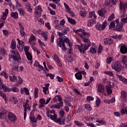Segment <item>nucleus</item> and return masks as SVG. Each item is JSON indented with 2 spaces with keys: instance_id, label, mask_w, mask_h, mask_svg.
Returning <instances> with one entry per match:
<instances>
[{
  "instance_id": "24",
  "label": "nucleus",
  "mask_w": 127,
  "mask_h": 127,
  "mask_svg": "<svg viewBox=\"0 0 127 127\" xmlns=\"http://www.w3.org/2000/svg\"><path fill=\"white\" fill-rule=\"evenodd\" d=\"M67 20L70 24H73L75 25L76 24V21L74 19H72L70 17H68V16H66Z\"/></svg>"
},
{
  "instance_id": "7",
  "label": "nucleus",
  "mask_w": 127,
  "mask_h": 127,
  "mask_svg": "<svg viewBox=\"0 0 127 127\" xmlns=\"http://www.w3.org/2000/svg\"><path fill=\"white\" fill-rule=\"evenodd\" d=\"M42 12V8L40 6H38L36 7L35 10V14L36 15V17H40L41 16V13Z\"/></svg>"
},
{
  "instance_id": "23",
  "label": "nucleus",
  "mask_w": 127,
  "mask_h": 127,
  "mask_svg": "<svg viewBox=\"0 0 127 127\" xmlns=\"http://www.w3.org/2000/svg\"><path fill=\"white\" fill-rule=\"evenodd\" d=\"M117 77L119 78L120 81H122L124 83H127V79L126 78L123 77V76L117 75Z\"/></svg>"
},
{
  "instance_id": "28",
  "label": "nucleus",
  "mask_w": 127,
  "mask_h": 127,
  "mask_svg": "<svg viewBox=\"0 0 127 127\" xmlns=\"http://www.w3.org/2000/svg\"><path fill=\"white\" fill-rule=\"evenodd\" d=\"M18 79H19V82L15 84V86H16L17 87H18L20 85H21L23 83V80L21 77L19 76L18 77Z\"/></svg>"
},
{
  "instance_id": "50",
  "label": "nucleus",
  "mask_w": 127,
  "mask_h": 127,
  "mask_svg": "<svg viewBox=\"0 0 127 127\" xmlns=\"http://www.w3.org/2000/svg\"><path fill=\"white\" fill-rule=\"evenodd\" d=\"M97 123H98V124H100V125H104L105 126H106V121H105V120H100V121H98Z\"/></svg>"
},
{
  "instance_id": "29",
  "label": "nucleus",
  "mask_w": 127,
  "mask_h": 127,
  "mask_svg": "<svg viewBox=\"0 0 127 127\" xmlns=\"http://www.w3.org/2000/svg\"><path fill=\"white\" fill-rule=\"evenodd\" d=\"M75 78L77 80H82V74L81 72H77L75 74Z\"/></svg>"
},
{
  "instance_id": "48",
  "label": "nucleus",
  "mask_w": 127,
  "mask_h": 127,
  "mask_svg": "<svg viewBox=\"0 0 127 127\" xmlns=\"http://www.w3.org/2000/svg\"><path fill=\"white\" fill-rule=\"evenodd\" d=\"M6 114V110H3L0 113V119H2V115Z\"/></svg>"
},
{
  "instance_id": "27",
  "label": "nucleus",
  "mask_w": 127,
  "mask_h": 127,
  "mask_svg": "<svg viewBox=\"0 0 127 127\" xmlns=\"http://www.w3.org/2000/svg\"><path fill=\"white\" fill-rule=\"evenodd\" d=\"M11 49H15L16 48V42L15 40H12L11 43Z\"/></svg>"
},
{
  "instance_id": "36",
  "label": "nucleus",
  "mask_w": 127,
  "mask_h": 127,
  "mask_svg": "<svg viewBox=\"0 0 127 127\" xmlns=\"http://www.w3.org/2000/svg\"><path fill=\"white\" fill-rule=\"evenodd\" d=\"M33 33H34V34H39L40 35H41V34H42L41 33L42 32V30L39 29V30H33Z\"/></svg>"
},
{
  "instance_id": "13",
  "label": "nucleus",
  "mask_w": 127,
  "mask_h": 127,
  "mask_svg": "<svg viewBox=\"0 0 127 127\" xmlns=\"http://www.w3.org/2000/svg\"><path fill=\"white\" fill-rule=\"evenodd\" d=\"M120 52L122 54H126L127 53V47L126 46L121 45Z\"/></svg>"
},
{
  "instance_id": "18",
  "label": "nucleus",
  "mask_w": 127,
  "mask_h": 127,
  "mask_svg": "<svg viewBox=\"0 0 127 127\" xmlns=\"http://www.w3.org/2000/svg\"><path fill=\"white\" fill-rule=\"evenodd\" d=\"M96 22V19H92L91 20H89L88 21L87 25L89 27H91V26H93V25L95 24Z\"/></svg>"
},
{
  "instance_id": "2",
  "label": "nucleus",
  "mask_w": 127,
  "mask_h": 127,
  "mask_svg": "<svg viewBox=\"0 0 127 127\" xmlns=\"http://www.w3.org/2000/svg\"><path fill=\"white\" fill-rule=\"evenodd\" d=\"M59 41L58 42L57 46H59L61 48H62V50L63 51H66L67 50V47L65 46V42L67 44L68 46L69 47V54H72L73 52H72V50H73V48H72V45L70 43V40H69V38H65L63 39V37H61L59 38Z\"/></svg>"
},
{
  "instance_id": "30",
  "label": "nucleus",
  "mask_w": 127,
  "mask_h": 127,
  "mask_svg": "<svg viewBox=\"0 0 127 127\" xmlns=\"http://www.w3.org/2000/svg\"><path fill=\"white\" fill-rule=\"evenodd\" d=\"M33 40L35 41L36 40V38H35V37L33 35H31L29 38L28 43H29V44H31V43H32V41H33Z\"/></svg>"
},
{
  "instance_id": "46",
  "label": "nucleus",
  "mask_w": 127,
  "mask_h": 127,
  "mask_svg": "<svg viewBox=\"0 0 127 127\" xmlns=\"http://www.w3.org/2000/svg\"><path fill=\"white\" fill-rule=\"evenodd\" d=\"M90 53H92L93 54H95V53H97V51L95 48H91L89 50Z\"/></svg>"
},
{
  "instance_id": "5",
  "label": "nucleus",
  "mask_w": 127,
  "mask_h": 127,
  "mask_svg": "<svg viewBox=\"0 0 127 127\" xmlns=\"http://www.w3.org/2000/svg\"><path fill=\"white\" fill-rule=\"evenodd\" d=\"M107 27V22L106 21L103 22L102 24H101L100 23H97L95 25V28L97 30H104L105 28Z\"/></svg>"
},
{
  "instance_id": "37",
  "label": "nucleus",
  "mask_w": 127,
  "mask_h": 127,
  "mask_svg": "<svg viewBox=\"0 0 127 127\" xmlns=\"http://www.w3.org/2000/svg\"><path fill=\"white\" fill-rule=\"evenodd\" d=\"M25 54L28 60H29L30 61L32 60V56L30 53H26Z\"/></svg>"
},
{
  "instance_id": "20",
  "label": "nucleus",
  "mask_w": 127,
  "mask_h": 127,
  "mask_svg": "<svg viewBox=\"0 0 127 127\" xmlns=\"http://www.w3.org/2000/svg\"><path fill=\"white\" fill-rule=\"evenodd\" d=\"M123 101L124 102H127V92L125 91H123L121 93Z\"/></svg>"
},
{
  "instance_id": "39",
  "label": "nucleus",
  "mask_w": 127,
  "mask_h": 127,
  "mask_svg": "<svg viewBox=\"0 0 127 127\" xmlns=\"http://www.w3.org/2000/svg\"><path fill=\"white\" fill-rule=\"evenodd\" d=\"M18 11L20 15H24L25 14V11L22 8H19L18 9Z\"/></svg>"
},
{
  "instance_id": "43",
  "label": "nucleus",
  "mask_w": 127,
  "mask_h": 127,
  "mask_svg": "<svg viewBox=\"0 0 127 127\" xmlns=\"http://www.w3.org/2000/svg\"><path fill=\"white\" fill-rule=\"evenodd\" d=\"M112 61H113V58L109 57L106 60V63H107V64H111Z\"/></svg>"
},
{
  "instance_id": "35",
  "label": "nucleus",
  "mask_w": 127,
  "mask_h": 127,
  "mask_svg": "<svg viewBox=\"0 0 127 127\" xmlns=\"http://www.w3.org/2000/svg\"><path fill=\"white\" fill-rule=\"evenodd\" d=\"M9 77L11 82H16V81H17V78L15 76V75H13L12 76H9Z\"/></svg>"
},
{
  "instance_id": "17",
  "label": "nucleus",
  "mask_w": 127,
  "mask_h": 127,
  "mask_svg": "<svg viewBox=\"0 0 127 127\" xmlns=\"http://www.w3.org/2000/svg\"><path fill=\"white\" fill-rule=\"evenodd\" d=\"M105 86L102 84H99L98 86V91L99 93H104Z\"/></svg>"
},
{
  "instance_id": "56",
  "label": "nucleus",
  "mask_w": 127,
  "mask_h": 127,
  "mask_svg": "<svg viewBox=\"0 0 127 127\" xmlns=\"http://www.w3.org/2000/svg\"><path fill=\"white\" fill-rule=\"evenodd\" d=\"M102 49H103V47H102L101 45H100L99 46V48L98 49L97 53L98 54H100L101 53V52H102Z\"/></svg>"
},
{
  "instance_id": "61",
  "label": "nucleus",
  "mask_w": 127,
  "mask_h": 127,
  "mask_svg": "<svg viewBox=\"0 0 127 127\" xmlns=\"http://www.w3.org/2000/svg\"><path fill=\"white\" fill-rule=\"evenodd\" d=\"M0 53L2 55H4V54H5V49H4V48H1L0 49Z\"/></svg>"
},
{
  "instance_id": "4",
  "label": "nucleus",
  "mask_w": 127,
  "mask_h": 127,
  "mask_svg": "<svg viewBox=\"0 0 127 127\" xmlns=\"http://www.w3.org/2000/svg\"><path fill=\"white\" fill-rule=\"evenodd\" d=\"M46 115L47 117L50 118V119L52 120V121H54L55 123H59V125H62L61 119L57 118V115H51V113H50V109H46Z\"/></svg>"
},
{
  "instance_id": "9",
  "label": "nucleus",
  "mask_w": 127,
  "mask_h": 127,
  "mask_svg": "<svg viewBox=\"0 0 127 127\" xmlns=\"http://www.w3.org/2000/svg\"><path fill=\"white\" fill-rule=\"evenodd\" d=\"M8 119L11 122H15L16 121V116L11 112H9L8 114Z\"/></svg>"
},
{
  "instance_id": "64",
  "label": "nucleus",
  "mask_w": 127,
  "mask_h": 127,
  "mask_svg": "<svg viewBox=\"0 0 127 127\" xmlns=\"http://www.w3.org/2000/svg\"><path fill=\"white\" fill-rule=\"evenodd\" d=\"M24 90L26 94L27 95H29V90H28V89L26 87L24 88Z\"/></svg>"
},
{
  "instance_id": "57",
  "label": "nucleus",
  "mask_w": 127,
  "mask_h": 127,
  "mask_svg": "<svg viewBox=\"0 0 127 127\" xmlns=\"http://www.w3.org/2000/svg\"><path fill=\"white\" fill-rule=\"evenodd\" d=\"M121 113L122 115H125L126 114H127V109L126 108H124L121 110Z\"/></svg>"
},
{
  "instance_id": "41",
  "label": "nucleus",
  "mask_w": 127,
  "mask_h": 127,
  "mask_svg": "<svg viewBox=\"0 0 127 127\" xmlns=\"http://www.w3.org/2000/svg\"><path fill=\"white\" fill-rule=\"evenodd\" d=\"M98 13L99 15H100V16H104V9L99 10L98 11Z\"/></svg>"
},
{
  "instance_id": "19",
  "label": "nucleus",
  "mask_w": 127,
  "mask_h": 127,
  "mask_svg": "<svg viewBox=\"0 0 127 127\" xmlns=\"http://www.w3.org/2000/svg\"><path fill=\"white\" fill-rule=\"evenodd\" d=\"M8 14V9L6 8L5 9V12L3 13V15L1 17V19H2V20H5V19H6V16H7Z\"/></svg>"
},
{
  "instance_id": "51",
  "label": "nucleus",
  "mask_w": 127,
  "mask_h": 127,
  "mask_svg": "<svg viewBox=\"0 0 127 127\" xmlns=\"http://www.w3.org/2000/svg\"><path fill=\"white\" fill-rule=\"evenodd\" d=\"M0 97H2V98H3L4 101H6V96L3 94V93L1 91H0Z\"/></svg>"
},
{
  "instance_id": "53",
  "label": "nucleus",
  "mask_w": 127,
  "mask_h": 127,
  "mask_svg": "<svg viewBox=\"0 0 127 127\" xmlns=\"http://www.w3.org/2000/svg\"><path fill=\"white\" fill-rule=\"evenodd\" d=\"M116 102V99L115 97L112 98L111 99L108 100V104H113V103H115Z\"/></svg>"
},
{
  "instance_id": "58",
  "label": "nucleus",
  "mask_w": 127,
  "mask_h": 127,
  "mask_svg": "<svg viewBox=\"0 0 127 127\" xmlns=\"http://www.w3.org/2000/svg\"><path fill=\"white\" fill-rule=\"evenodd\" d=\"M79 14L81 15V16H83V17H85V16L87 15L86 13H85V12H84L83 11H80L79 12Z\"/></svg>"
},
{
  "instance_id": "52",
  "label": "nucleus",
  "mask_w": 127,
  "mask_h": 127,
  "mask_svg": "<svg viewBox=\"0 0 127 127\" xmlns=\"http://www.w3.org/2000/svg\"><path fill=\"white\" fill-rule=\"evenodd\" d=\"M75 125H76L77 127H82L83 124L82 123H80L79 121H74Z\"/></svg>"
},
{
  "instance_id": "21",
  "label": "nucleus",
  "mask_w": 127,
  "mask_h": 127,
  "mask_svg": "<svg viewBox=\"0 0 127 127\" xmlns=\"http://www.w3.org/2000/svg\"><path fill=\"white\" fill-rule=\"evenodd\" d=\"M106 92L107 95H111L113 93V90H112V88L109 85L106 86Z\"/></svg>"
},
{
  "instance_id": "45",
  "label": "nucleus",
  "mask_w": 127,
  "mask_h": 127,
  "mask_svg": "<svg viewBox=\"0 0 127 127\" xmlns=\"http://www.w3.org/2000/svg\"><path fill=\"white\" fill-rule=\"evenodd\" d=\"M55 23L56 24V29H59V27H60V24H59V21L58 20H55Z\"/></svg>"
},
{
  "instance_id": "25",
  "label": "nucleus",
  "mask_w": 127,
  "mask_h": 127,
  "mask_svg": "<svg viewBox=\"0 0 127 127\" xmlns=\"http://www.w3.org/2000/svg\"><path fill=\"white\" fill-rule=\"evenodd\" d=\"M93 17H94V19H97V16L96 15L94 11L89 12V18H92Z\"/></svg>"
},
{
  "instance_id": "11",
  "label": "nucleus",
  "mask_w": 127,
  "mask_h": 127,
  "mask_svg": "<svg viewBox=\"0 0 127 127\" xmlns=\"http://www.w3.org/2000/svg\"><path fill=\"white\" fill-rule=\"evenodd\" d=\"M35 110L33 109L30 113V120L31 122L33 123H36V119H35V117H34V113Z\"/></svg>"
},
{
  "instance_id": "38",
  "label": "nucleus",
  "mask_w": 127,
  "mask_h": 127,
  "mask_svg": "<svg viewBox=\"0 0 127 127\" xmlns=\"http://www.w3.org/2000/svg\"><path fill=\"white\" fill-rule=\"evenodd\" d=\"M18 64H17V65H15V64H14V66L12 67L11 71H18Z\"/></svg>"
},
{
  "instance_id": "14",
  "label": "nucleus",
  "mask_w": 127,
  "mask_h": 127,
  "mask_svg": "<svg viewBox=\"0 0 127 127\" xmlns=\"http://www.w3.org/2000/svg\"><path fill=\"white\" fill-rule=\"evenodd\" d=\"M69 28L66 27L64 29L63 32L59 33V35L60 37H61V36H63V35H65V34H67V32L69 31Z\"/></svg>"
},
{
  "instance_id": "34",
  "label": "nucleus",
  "mask_w": 127,
  "mask_h": 127,
  "mask_svg": "<svg viewBox=\"0 0 127 127\" xmlns=\"http://www.w3.org/2000/svg\"><path fill=\"white\" fill-rule=\"evenodd\" d=\"M84 108L87 110V111H92V107L89 104H86L84 105Z\"/></svg>"
},
{
  "instance_id": "22",
  "label": "nucleus",
  "mask_w": 127,
  "mask_h": 127,
  "mask_svg": "<svg viewBox=\"0 0 127 127\" xmlns=\"http://www.w3.org/2000/svg\"><path fill=\"white\" fill-rule=\"evenodd\" d=\"M126 7L127 8V3H122L121 2L120 4V9H123V10H125L126 9Z\"/></svg>"
},
{
  "instance_id": "8",
  "label": "nucleus",
  "mask_w": 127,
  "mask_h": 127,
  "mask_svg": "<svg viewBox=\"0 0 127 127\" xmlns=\"http://www.w3.org/2000/svg\"><path fill=\"white\" fill-rule=\"evenodd\" d=\"M23 108L24 109V120H25L26 119V111L27 110H28L29 112H30L31 111V108L29 106V104L27 103H25L23 104Z\"/></svg>"
},
{
  "instance_id": "59",
  "label": "nucleus",
  "mask_w": 127,
  "mask_h": 127,
  "mask_svg": "<svg viewBox=\"0 0 127 127\" xmlns=\"http://www.w3.org/2000/svg\"><path fill=\"white\" fill-rule=\"evenodd\" d=\"M116 24H115V22H112L110 23V25L109 26V29H112V28H114Z\"/></svg>"
},
{
  "instance_id": "31",
  "label": "nucleus",
  "mask_w": 127,
  "mask_h": 127,
  "mask_svg": "<svg viewBox=\"0 0 127 127\" xmlns=\"http://www.w3.org/2000/svg\"><path fill=\"white\" fill-rule=\"evenodd\" d=\"M58 97V100L59 101V102H60V103L61 105V107H63L64 105H63L62 97H61V95L56 96V97Z\"/></svg>"
},
{
  "instance_id": "3",
  "label": "nucleus",
  "mask_w": 127,
  "mask_h": 127,
  "mask_svg": "<svg viewBox=\"0 0 127 127\" xmlns=\"http://www.w3.org/2000/svg\"><path fill=\"white\" fill-rule=\"evenodd\" d=\"M10 52L14 55H9V61H11L10 59H13V60L15 61H13V64H20V61H19V60H21V57H20L19 53L17 51H14L12 50H11Z\"/></svg>"
},
{
  "instance_id": "60",
  "label": "nucleus",
  "mask_w": 127,
  "mask_h": 127,
  "mask_svg": "<svg viewBox=\"0 0 127 127\" xmlns=\"http://www.w3.org/2000/svg\"><path fill=\"white\" fill-rule=\"evenodd\" d=\"M19 45L20 46L21 49H23V47H24V42L22 41H21L19 44Z\"/></svg>"
},
{
  "instance_id": "33",
  "label": "nucleus",
  "mask_w": 127,
  "mask_h": 127,
  "mask_svg": "<svg viewBox=\"0 0 127 127\" xmlns=\"http://www.w3.org/2000/svg\"><path fill=\"white\" fill-rule=\"evenodd\" d=\"M14 92V93H18V92H19V89H18V88H17V87H12L11 88H10V92Z\"/></svg>"
},
{
  "instance_id": "40",
  "label": "nucleus",
  "mask_w": 127,
  "mask_h": 127,
  "mask_svg": "<svg viewBox=\"0 0 127 127\" xmlns=\"http://www.w3.org/2000/svg\"><path fill=\"white\" fill-rule=\"evenodd\" d=\"M34 97L35 99H37V98H38V88L37 87H36L35 89Z\"/></svg>"
},
{
  "instance_id": "55",
  "label": "nucleus",
  "mask_w": 127,
  "mask_h": 127,
  "mask_svg": "<svg viewBox=\"0 0 127 127\" xmlns=\"http://www.w3.org/2000/svg\"><path fill=\"white\" fill-rule=\"evenodd\" d=\"M1 75L4 76V77L5 78V79H7L8 78V75H7V74L6 73V71H3L2 73H1Z\"/></svg>"
},
{
  "instance_id": "49",
  "label": "nucleus",
  "mask_w": 127,
  "mask_h": 127,
  "mask_svg": "<svg viewBox=\"0 0 127 127\" xmlns=\"http://www.w3.org/2000/svg\"><path fill=\"white\" fill-rule=\"evenodd\" d=\"M100 104H101V99L100 98H97L96 101V107H99V106H100Z\"/></svg>"
},
{
  "instance_id": "12",
  "label": "nucleus",
  "mask_w": 127,
  "mask_h": 127,
  "mask_svg": "<svg viewBox=\"0 0 127 127\" xmlns=\"http://www.w3.org/2000/svg\"><path fill=\"white\" fill-rule=\"evenodd\" d=\"M2 89L3 92H10V88H8L5 84H1L0 85V90Z\"/></svg>"
},
{
  "instance_id": "6",
  "label": "nucleus",
  "mask_w": 127,
  "mask_h": 127,
  "mask_svg": "<svg viewBox=\"0 0 127 127\" xmlns=\"http://www.w3.org/2000/svg\"><path fill=\"white\" fill-rule=\"evenodd\" d=\"M112 69L115 70L116 72H120L121 70L122 65L120 63L116 62L112 64Z\"/></svg>"
},
{
  "instance_id": "16",
  "label": "nucleus",
  "mask_w": 127,
  "mask_h": 127,
  "mask_svg": "<svg viewBox=\"0 0 127 127\" xmlns=\"http://www.w3.org/2000/svg\"><path fill=\"white\" fill-rule=\"evenodd\" d=\"M122 63L123 65L125 66L126 68H127V56H123L122 57Z\"/></svg>"
},
{
  "instance_id": "62",
  "label": "nucleus",
  "mask_w": 127,
  "mask_h": 127,
  "mask_svg": "<svg viewBox=\"0 0 127 127\" xmlns=\"http://www.w3.org/2000/svg\"><path fill=\"white\" fill-rule=\"evenodd\" d=\"M24 50L25 52V54H26L27 53H29L28 50H29V46H27L24 47Z\"/></svg>"
},
{
  "instance_id": "32",
  "label": "nucleus",
  "mask_w": 127,
  "mask_h": 127,
  "mask_svg": "<svg viewBox=\"0 0 127 127\" xmlns=\"http://www.w3.org/2000/svg\"><path fill=\"white\" fill-rule=\"evenodd\" d=\"M42 33V34H41V36L44 37L45 41H47V40L48 39V37H47V33L43 32V31H42V33Z\"/></svg>"
},
{
  "instance_id": "47",
  "label": "nucleus",
  "mask_w": 127,
  "mask_h": 127,
  "mask_svg": "<svg viewBox=\"0 0 127 127\" xmlns=\"http://www.w3.org/2000/svg\"><path fill=\"white\" fill-rule=\"evenodd\" d=\"M20 33L22 37H25L26 36V34H25V32L24 30H20Z\"/></svg>"
},
{
  "instance_id": "26",
  "label": "nucleus",
  "mask_w": 127,
  "mask_h": 127,
  "mask_svg": "<svg viewBox=\"0 0 127 127\" xmlns=\"http://www.w3.org/2000/svg\"><path fill=\"white\" fill-rule=\"evenodd\" d=\"M11 16L14 18L15 19H17L18 18V13L17 12H13L11 13Z\"/></svg>"
},
{
  "instance_id": "10",
  "label": "nucleus",
  "mask_w": 127,
  "mask_h": 127,
  "mask_svg": "<svg viewBox=\"0 0 127 127\" xmlns=\"http://www.w3.org/2000/svg\"><path fill=\"white\" fill-rule=\"evenodd\" d=\"M124 26V24L123 23H120V24H117L115 27V30L116 31H119L120 32H122L124 31V28H123Z\"/></svg>"
},
{
  "instance_id": "1",
  "label": "nucleus",
  "mask_w": 127,
  "mask_h": 127,
  "mask_svg": "<svg viewBox=\"0 0 127 127\" xmlns=\"http://www.w3.org/2000/svg\"><path fill=\"white\" fill-rule=\"evenodd\" d=\"M82 34H83V36H81V38L82 39H83V42L85 43L84 45V44L81 43L80 46L79 45H76V46L77 47L78 50H79L80 53L84 54L86 50H88V49H89V47L91 46V42L90 41V40L85 38L86 35L90 36L89 33H87L86 32H82Z\"/></svg>"
},
{
  "instance_id": "42",
  "label": "nucleus",
  "mask_w": 127,
  "mask_h": 127,
  "mask_svg": "<svg viewBox=\"0 0 127 127\" xmlns=\"http://www.w3.org/2000/svg\"><path fill=\"white\" fill-rule=\"evenodd\" d=\"M106 3L108 6H109L110 7L113 6V2H112V0H107Z\"/></svg>"
},
{
  "instance_id": "63",
  "label": "nucleus",
  "mask_w": 127,
  "mask_h": 127,
  "mask_svg": "<svg viewBox=\"0 0 127 127\" xmlns=\"http://www.w3.org/2000/svg\"><path fill=\"white\" fill-rule=\"evenodd\" d=\"M87 101H88V102H90L91 101L94 100V97H92V96H88L86 98Z\"/></svg>"
},
{
  "instance_id": "15",
  "label": "nucleus",
  "mask_w": 127,
  "mask_h": 127,
  "mask_svg": "<svg viewBox=\"0 0 127 127\" xmlns=\"http://www.w3.org/2000/svg\"><path fill=\"white\" fill-rule=\"evenodd\" d=\"M54 57L55 58V60L56 61L57 64L59 65V67H62V64H61V62H60V60L58 56L56 55H54Z\"/></svg>"
},
{
  "instance_id": "44",
  "label": "nucleus",
  "mask_w": 127,
  "mask_h": 127,
  "mask_svg": "<svg viewBox=\"0 0 127 127\" xmlns=\"http://www.w3.org/2000/svg\"><path fill=\"white\" fill-rule=\"evenodd\" d=\"M115 19V14L114 13H112V14L109 16L108 18V21H111V20H113Z\"/></svg>"
},
{
  "instance_id": "54",
  "label": "nucleus",
  "mask_w": 127,
  "mask_h": 127,
  "mask_svg": "<svg viewBox=\"0 0 127 127\" xmlns=\"http://www.w3.org/2000/svg\"><path fill=\"white\" fill-rule=\"evenodd\" d=\"M43 93H44L45 95H47V91L49 90V88L43 87Z\"/></svg>"
}]
</instances>
